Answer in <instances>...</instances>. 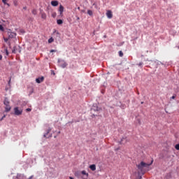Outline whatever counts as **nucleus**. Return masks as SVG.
<instances>
[{
	"instance_id": "nucleus-31",
	"label": "nucleus",
	"mask_w": 179,
	"mask_h": 179,
	"mask_svg": "<svg viewBox=\"0 0 179 179\" xmlns=\"http://www.w3.org/2000/svg\"><path fill=\"white\" fill-rule=\"evenodd\" d=\"M143 64V62H141V63L138 64V66H141Z\"/></svg>"
},
{
	"instance_id": "nucleus-2",
	"label": "nucleus",
	"mask_w": 179,
	"mask_h": 179,
	"mask_svg": "<svg viewBox=\"0 0 179 179\" xmlns=\"http://www.w3.org/2000/svg\"><path fill=\"white\" fill-rule=\"evenodd\" d=\"M3 104L5 106V111L9 112L11 110V106H10V101L8 98L4 99Z\"/></svg>"
},
{
	"instance_id": "nucleus-40",
	"label": "nucleus",
	"mask_w": 179,
	"mask_h": 179,
	"mask_svg": "<svg viewBox=\"0 0 179 179\" xmlns=\"http://www.w3.org/2000/svg\"><path fill=\"white\" fill-rule=\"evenodd\" d=\"M10 83V80H9L8 83Z\"/></svg>"
},
{
	"instance_id": "nucleus-27",
	"label": "nucleus",
	"mask_w": 179,
	"mask_h": 179,
	"mask_svg": "<svg viewBox=\"0 0 179 179\" xmlns=\"http://www.w3.org/2000/svg\"><path fill=\"white\" fill-rule=\"evenodd\" d=\"M6 117V115H3L2 117H1L0 121H2Z\"/></svg>"
},
{
	"instance_id": "nucleus-25",
	"label": "nucleus",
	"mask_w": 179,
	"mask_h": 179,
	"mask_svg": "<svg viewBox=\"0 0 179 179\" xmlns=\"http://www.w3.org/2000/svg\"><path fill=\"white\" fill-rule=\"evenodd\" d=\"M175 149H176V150H179V144L176 145Z\"/></svg>"
},
{
	"instance_id": "nucleus-11",
	"label": "nucleus",
	"mask_w": 179,
	"mask_h": 179,
	"mask_svg": "<svg viewBox=\"0 0 179 179\" xmlns=\"http://www.w3.org/2000/svg\"><path fill=\"white\" fill-rule=\"evenodd\" d=\"M90 169L92 171H95L96 170V166L95 164H92L90 166Z\"/></svg>"
},
{
	"instance_id": "nucleus-23",
	"label": "nucleus",
	"mask_w": 179,
	"mask_h": 179,
	"mask_svg": "<svg viewBox=\"0 0 179 179\" xmlns=\"http://www.w3.org/2000/svg\"><path fill=\"white\" fill-rule=\"evenodd\" d=\"M31 13H32L33 15H36V14H37V10H33L31 11Z\"/></svg>"
},
{
	"instance_id": "nucleus-6",
	"label": "nucleus",
	"mask_w": 179,
	"mask_h": 179,
	"mask_svg": "<svg viewBox=\"0 0 179 179\" xmlns=\"http://www.w3.org/2000/svg\"><path fill=\"white\" fill-rule=\"evenodd\" d=\"M81 174H83V176H82V179H88L89 173L86 172V171H82Z\"/></svg>"
},
{
	"instance_id": "nucleus-8",
	"label": "nucleus",
	"mask_w": 179,
	"mask_h": 179,
	"mask_svg": "<svg viewBox=\"0 0 179 179\" xmlns=\"http://www.w3.org/2000/svg\"><path fill=\"white\" fill-rule=\"evenodd\" d=\"M64 10V7L62 5H60L59 8V12L61 16H63Z\"/></svg>"
},
{
	"instance_id": "nucleus-13",
	"label": "nucleus",
	"mask_w": 179,
	"mask_h": 179,
	"mask_svg": "<svg viewBox=\"0 0 179 179\" xmlns=\"http://www.w3.org/2000/svg\"><path fill=\"white\" fill-rule=\"evenodd\" d=\"M50 3L52 6H57L59 5V2L57 1H52Z\"/></svg>"
},
{
	"instance_id": "nucleus-15",
	"label": "nucleus",
	"mask_w": 179,
	"mask_h": 179,
	"mask_svg": "<svg viewBox=\"0 0 179 179\" xmlns=\"http://www.w3.org/2000/svg\"><path fill=\"white\" fill-rule=\"evenodd\" d=\"M16 50H17V47L16 46H14L13 48V50H12V53H16Z\"/></svg>"
},
{
	"instance_id": "nucleus-1",
	"label": "nucleus",
	"mask_w": 179,
	"mask_h": 179,
	"mask_svg": "<svg viewBox=\"0 0 179 179\" xmlns=\"http://www.w3.org/2000/svg\"><path fill=\"white\" fill-rule=\"evenodd\" d=\"M153 162L154 160H152L150 164L141 162L140 164H136L138 176H140L141 174L143 176V174H145L146 171H149L150 166H152V164H153Z\"/></svg>"
},
{
	"instance_id": "nucleus-26",
	"label": "nucleus",
	"mask_w": 179,
	"mask_h": 179,
	"mask_svg": "<svg viewBox=\"0 0 179 179\" xmlns=\"http://www.w3.org/2000/svg\"><path fill=\"white\" fill-rule=\"evenodd\" d=\"M56 16H57V13H52V17H56Z\"/></svg>"
},
{
	"instance_id": "nucleus-5",
	"label": "nucleus",
	"mask_w": 179,
	"mask_h": 179,
	"mask_svg": "<svg viewBox=\"0 0 179 179\" xmlns=\"http://www.w3.org/2000/svg\"><path fill=\"white\" fill-rule=\"evenodd\" d=\"M7 34H8L9 38H13L16 37V36H17V34L15 33L11 32L10 30H8Z\"/></svg>"
},
{
	"instance_id": "nucleus-24",
	"label": "nucleus",
	"mask_w": 179,
	"mask_h": 179,
	"mask_svg": "<svg viewBox=\"0 0 179 179\" xmlns=\"http://www.w3.org/2000/svg\"><path fill=\"white\" fill-rule=\"evenodd\" d=\"M0 30L1 31H4V28H3V25H1V24H0Z\"/></svg>"
},
{
	"instance_id": "nucleus-20",
	"label": "nucleus",
	"mask_w": 179,
	"mask_h": 179,
	"mask_svg": "<svg viewBox=\"0 0 179 179\" xmlns=\"http://www.w3.org/2000/svg\"><path fill=\"white\" fill-rule=\"evenodd\" d=\"M13 5L15 6H18V2L17 1H13Z\"/></svg>"
},
{
	"instance_id": "nucleus-3",
	"label": "nucleus",
	"mask_w": 179,
	"mask_h": 179,
	"mask_svg": "<svg viewBox=\"0 0 179 179\" xmlns=\"http://www.w3.org/2000/svg\"><path fill=\"white\" fill-rule=\"evenodd\" d=\"M59 66L63 69L68 66V64L64 60L58 59Z\"/></svg>"
},
{
	"instance_id": "nucleus-22",
	"label": "nucleus",
	"mask_w": 179,
	"mask_h": 179,
	"mask_svg": "<svg viewBox=\"0 0 179 179\" xmlns=\"http://www.w3.org/2000/svg\"><path fill=\"white\" fill-rule=\"evenodd\" d=\"M119 55L120 57H123L124 56V53L122 51H119Z\"/></svg>"
},
{
	"instance_id": "nucleus-9",
	"label": "nucleus",
	"mask_w": 179,
	"mask_h": 179,
	"mask_svg": "<svg viewBox=\"0 0 179 179\" xmlns=\"http://www.w3.org/2000/svg\"><path fill=\"white\" fill-rule=\"evenodd\" d=\"M44 79H45L44 77L41 76V78H36V82L37 83H42V82L44 81Z\"/></svg>"
},
{
	"instance_id": "nucleus-38",
	"label": "nucleus",
	"mask_w": 179,
	"mask_h": 179,
	"mask_svg": "<svg viewBox=\"0 0 179 179\" xmlns=\"http://www.w3.org/2000/svg\"><path fill=\"white\" fill-rule=\"evenodd\" d=\"M141 103H142V104H143V103H144V102H143V101H142V102H141Z\"/></svg>"
},
{
	"instance_id": "nucleus-35",
	"label": "nucleus",
	"mask_w": 179,
	"mask_h": 179,
	"mask_svg": "<svg viewBox=\"0 0 179 179\" xmlns=\"http://www.w3.org/2000/svg\"><path fill=\"white\" fill-rule=\"evenodd\" d=\"M69 179H74L73 177H69Z\"/></svg>"
},
{
	"instance_id": "nucleus-4",
	"label": "nucleus",
	"mask_w": 179,
	"mask_h": 179,
	"mask_svg": "<svg viewBox=\"0 0 179 179\" xmlns=\"http://www.w3.org/2000/svg\"><path fill=\"white\" fill-rule=\"evenodd\" d=\"M13 110H14V114L15 115H21L22 114V109H19L18 107H15L13 108Z\"/></svg>"
},
{
	"instance_id": "nucleus-19",
	"label": "nucleus",
	"mask_w": 179,
	"mask_h": 179,
	"mask_svg": "<svg viewBox=\"0 0 179 179\" xmlns=\"http://www.w3.org/2000/svg\"><path fill=\"white\" fill-rule=\"evenodd\" d=\"M92 6H94V8H95L96 9H99V7H98V5H97L96 3H94L92 4Z\"/></svg>"
},
{
	"instance_id": "nucleus-30",
	"label": "nucleus",
	"mask_w": 179,
	"mask_h": 179,
	"mask_svg": "<svg viewBox=\"0 0 179 179\" xmlns=\"http://www.w3.org/2000/svg\"><path fill=\"white\" fill-rule=\"evenodd\" d=\"M26 111H27V112H30V111H31V108H27V109H26Z\"/></svg>"
},
{
	"instance_id": "nucleus-32",
	"label": "nucleus",
	"mask_w": 179,
	"mask_h": 179,
	"mask_svg": "<svg viewBox=\"0 0 179 179\" xmlns=\"http://www.w3.org/2000/svg\"><path fill=\"white\" fill-rule=\"evenodd\" d=\"M50 52H56V50H51Z\"/></svg>"
},
{
	"instance_id": "nucleus-18",
	"label": "nucleus",
	"mask_w": 179,
	"mask_h": 179,
	"mask_svg": "<svg viewBox=\"0 0 179 179\" xmlns=\"http://www.w3.org/2000/svg\"><path fill=\"white\" fill-rule=\"evenodd\" d=\"M57 23L58 24H63V20H57Z\"/></svg>"
},
{
	"instance_id": "nucleus-42",
	"label": "nucleus",
	"mask_w": 179,
	"mask_h": 179,
	"mask_svg": "<svg viewBox=\"0 0 179 179\" xmlns=\"http://www.w3.org/2000/svg\"><path fill=\"white\" fill-rule=\"evenodd\" d=\"M28 179H31V178H28Z\"/></svg>"
},
{
	"instance_id": "nucleus-28",
	"label": "nucleus",
	"mask_w": 179,
	"mask_h": 179,
	"mask_svg": "<svg viewBox=\"0 0 179 179\" xmlns=\"http://www.w3.org/2000/svg\"><path fill=\"white\" fill-rule=\"evenodd\" d=\"M3 40H4V41H5L6 43H7V42L8 41V38H3Z\"/></svg>"
},
{
	"instance_id": "nucleus-36",
	"label": "nucleus",
	"mask_w": 179,
	"mask_h": 179,
	"mask_svg": "<svg viewBox=\"0 0 179 179\" xmlns=\"http://www.w3.org/2000/svg\"><path fill=\"white\" fill-rule=\"evenodd\" d=\"M175 98H176V96H172V99H175Z\"/></svg>"
},
{
	"instance_id": "nucleus-39",
	"label": "nucleus",
	"mask_w": 179,
	"mask_h": 179,
	"mask_svg": "<svg viewBox=\"0 0 179 179\" xmlns=\"http://www.w3.org/2000/svg\"><path fill=\"white\" fill-rule=\"evenodd\" d=\"M58 134H61V131H59Z\"/></svg>"
},
{
	"instance_id": "nucleus-21",
	"label": "nucleus",
	"mask_w": 179,
	"mask_h": 179,
	"mask_svg": "<svg viewBox=\"0 0 179 179\" xmlns=\"http://www.w3.org/2000/svg\"><path fill=\"white\" fill-rule=\"evenodd\" d=\"M53 41H54L53 38H50V39H48V43H52Z\"/></svg>"
},
{
	"instance_id": "nucleus-41",
	"label": "nucleus",
	"mask_w": 179,
	"mask_h": 179,
	"mask_svg": "<svg viewBox=\"0 0 179 179\" xmlns=\"http://www.w3.org/2000/svg\"><path fill=\"white\" fill-rule=\"evenodd\" d=\"M178 48L179 49V46L178 47Z\"/></svg>"
},
{
	"instance_id": "nucleus-7",
	"label": "nucleus",
	"mask_w": 179,
	"mask_h": 179,
	"mask_svg": "<svg viewBox=\"0 0 179 179\" xmlns=\"http://www.w3.org/2000/svg\"><path fill=\"white\" fill-rule=\"evenodd\" d=\"M106 16L108 19H111L113 17V12L111 10H107Z\"/></svg>"
},
{
	"instance_id": "nucleus-29",
	"label": "nucleus",
	"mask_w": 179,
	"mask_h": 179,
	"mask_svg": "<svg viewBox=\"0 0 179 179\" xmlns=\"http://www.w3.org/2000/svg\"><path fill=\"white\" fill-rule=\"evenodd\" d=\"M5 51H6V55H9V52H8V50L6 49Z\"/></svg>"
},
{
	"instance_id": "nucleus-12",
	"label": "nucleus",
	"mask_w": 179,
	"mask_h": 179,
	"mask_svg": "<svg viewBox=\"0 0 179 179\" xmlns=\"http://www.w3.org/2000/svg\"><path fill=\"white\" fill-rule=\"evenodd\" d=\"M41 17L43 20H46L47 15L44 12H41Z\"/></svg>"
},
{
	"instance_id": "nucleus-10",
	"label": "nucleus",
	"mask_w": 179,
	"mask_h": 179,
	"mask_svg": "<svg viewBox=\"0 0 179 179\" xmlns=\"http://www.w3.org/2000/svg\"><path fill=\"white\" fill-rule=\"evenodd\" d=\"M125 143H127V138H122L120 141V144L121 145H125Z\"/></svg>"
},
{
	"instance_id": "nucleus-14",
	"label": "nucleus",
	"mask_w": 179,
	"mask_h": 179,
	"mask_svg": "<svg viewBox=\"0 0 179 179\" xmlns=\"http://www.w3.org/2000/svg\"><path fill=\"white\" fill-rule=\"evenodd\" d=\"M51 130H52V129H48L47 133L43 135L44 138H47L48 134H50V132H51Z\"/></svg>"
},
{
	"instance_id": "nucleus-34",
	"label": "nucleus",
	"mask_w": 179,
	"mask_h": 179,
	"mask_svg": "<svg viewBox=\"0 0 179 179\" xmlns=\"http://www.w3.org/2000/svg\"><path fill=\"white\" fill-rule=\"evenodd\" d=\"M23 9H24V10H27V7H23Z\"/></svg>"
},
{
	"instance_id": "nucleus-17",
	"label": "nucleus",
	"mask_w": 179,
	"mask_h": 179,
	"mask_svg": "<svg viewBox=\"0 0 179 179\" xmlns=\"http://www.w3.org/2000/svg\"><path fill=\"white\" fill-rule=\"evenodd\" d=\"M7 0H2V3L5 5H7L8 6H10V4L9 3H7Z\"/></svg>"
},
{
	"instance_id": "nucleus-33",
	"label": "nucleus",
	"mask_w": 179,
	"mask_h": 179,
	"mask_svg": "<svg viewBox=\"0 0 179 179\" xmlns=\"http://www.w3.org/2000/svg\"><path fill=\"white\" fill-rule=\"evenodd\" d=\"M3 58L2 55H0V60H1Z\"/></svg>"
},
{
	"instance_id": "nucleus-16",
	"label": "nucleus",
	"mask_w": 179,
	"mask_h": 179,
	"mask_svg": "<svg viewBox=\"0 0 179 179\" xmlns=\"http://www.w3.org/2000/svg\"><path fill=\"white\" fill-rule=\"evenodd\" d=\"M87 14H88L89 15H90V16L93 15V12H92V10H87Z\"/></svg>"
},
{
	"instance_id": "nucleus-37",
	"label": "nucleus",
	"mask_w": 179,
	"mask_h": 179,
	"mask_svg": "<svg viewBox=\"0 0 179 179\" xmlns=\"http://www.w3.org/2000/svg\"><path fill=\"white\" fill-rule=\"evenodd\" d=\"M119 149H120V148H117V149H115V150H119Z\"/></svg>"
}]
</instances>
